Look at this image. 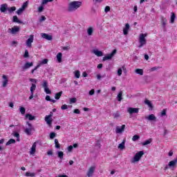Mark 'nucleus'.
Here are the masks:
<instances>
[{
	"instance_id": "nucleus-1",
	"label": "nucleus",
	"mask_w": 177,
	"mask_h": 177,
	"mask_svg": "<svg viewBox=\"0 0 177 177\" xmlns=\"http://www.w3.org/2000/svg\"><path fill=\"white\" fill-rule=\"evenodd\" d=\"M81 6H82V2L81 1H72L68 4V12H75V10H77V9H79V8H81Z\"/></svg>"
},
{
	"instance_id": "nucleus-2",
	"label": "nucleus",
	"mask_w": 177,
	"mask_h": 177,
	"mask_svg": "<svg viewBox=\"0 0 177 177\" xmlns=\"http://www.w3.org/2000/svg\"><path fill=\"white\" fill-rule=\"evenodd\" d=\"M143 154H145V152L143 151L137 152L134 156L133 160H131V162L135 163L138 162V161H140V158H142Z\"/></svg>"
},
{
	"instance_id": "nucleus-3",
	"label": "nucleus",
	"mask_w": 177,
	"mask_h": 177,
	"mask_svg": "<svg viewBox=\"0 0 177 177\" xmlns=\"http://www.w3.org/2000/svg\"><path fill=\"white\" fill-rule=\"evenodd\" d=\"M146 37H147L146 34H143V33H142L140 35V38H139L140 45L138 46V48H142L144 45H146L147 44Z\"/></svg>"
},
{
	"instance_id": "nucleus-4",
	"label": "nucleus",
	"mask_w": 177,
	"mask_h": 177,
	"mask_svg": "<svg viewBox=\"0 0 177 177\" xmlns=\"http://www.w3.org/2000/svg\"><path fill=\"white\" fill-rule=\"evenodd\" d=\"M27 125L28 127L24 129V132L26 133V135H28V136H30V135H32L31 132L35 131V129L32 124L28 122H27Z\"/></svg>"
},
{
	"instance_id": "nucleus-5",
	"label": "nucleus",
	"mask_w": 177,
	"mask_h": 177,
	"mask_svg": "<svg viewBox=\"0 0 177 177\" xmlns=\"http://www.w3.org/2000/svg\"><path fill=\"white\" fill-rule=\"evenodd\" d=\"M117 53V50L115 49L112 51V53L106 55L105 57H103L102 61L106 62V60H111L113 59L114 55Z\"/></svg>"
},
{
	"instance_id": "nucleus-6",
	"label": "nucleus",
	"mask_w": 177,
	"mask_h": 177,
	"mask_svg": "<svg viewBox=\"0 0 177 177\" xmlns=\"http://www.w3.org/2000/svg\"><path fill=\"white\" fill-rule=\"evenodd\" d=\"M34 42V35H30L29 38L26 40V46L28 48H32V43Z\"/></svg>"
},
{
	"instance_id": "nucleus-7",
	"label": "nucleus",
	"mask_w": 177,
	"mask_h": 177,
	"mask_svg": "<svg viewBox=\"0 0 177 177\" xmlns=\"http://www.w3.org/2000/svg\"><path fill=\"white\" fill-rule=\"evenodd\" d=\"M43 88H44V92L47 95H50L52 93V91L49 90V88H48V81L46 80H43V84H42Z\"/></svg>"
},
{
	"instance_id": "nucleus-8",
	"label": "nucleus",
	"mask_w": 177,
	"mask_h": 177,
	"mask_svg": "<svg viewBox=\"0 0 177 177\" xmlns=\"http://www.w3.org/2000/svg\"><path fill=\"white\" fill-rule=\"evenodd\" d=\"M19 31H20V28L19 26H14L12 28H9L8 30V32L15 35V34H17V32H19Z\"/></svg>"
},
{
	"instance_id": "nucleus-9",
	"label": "nucleus",
	"mask_w": 177,
	"mask_h": 177,
	"mask_svg": "<svg viewBox=\"0 0 177 177\" xmlns=\"http://www.w3.org/2000/svg\"><path fill=\"white\" fill-rule=\"evenodd\" d=\"M176 164H177V158L170 161L168 164V167L169 168H170V169H172V171H174V169H175V167H176Z\"/></svg>"
},
{
	"instance_id": "nucleus-10",
	"label": "nucleus",
	"mask_w": 177,
	"mask_h": 177,
	"mask_svg": "<svg viewBox=\"0 0 177 177\" xmlns=\"http://www.w3.org/2000/svg\"><path fill=\"white\" fill-rule=\"evenodd\" d=\"M95 169H96V167L95 166L91 167L87 171V173H86L87 176L88 177L93 176V174H95Z\"/></svg>"
},
{
	"instance_id": "nucleus-11",
	"label": "nucleus",
	"mask_w": 177,
	"mask_h": 177,
	"mask_svg": "<svg viewBox=\"0 0 177 177\" xmlns=\"http://www.w3.org/2000/svg\"><path fill=\"white\" fill-rule=\"evenodd\" d=\"M127 113H129L130 115L138 113H139V109L129 107L127 109Z\"/></svg>"
},
{
	"instance_id": "nucleus-12",
	"label": "nucleus",
	"mask_w": 177,
	"mask_h": 177,
	"mask_svg": "<svg viewBox=\"0 0 177 177\" xmlns=\"http://www.w3.org/2000/svg\"><path fill=\"white\" fill-rule=\"evenodd\" d=\"M37 89V85L35 84H32L30 86V96L29 97V100H31L34 97V91Z\"/></svg>"
},
{
	"instance_id": "nucleus-13",
	"label": "nucleus",
	"mask_w": 177,
	"mask_h": 177,
	"mask_svg": "<svg viewBox=\"0 0 177 177\" xmlns=\"http://www.w3.org/2000/svg\"><path fill=\"white\" fill-rule=\"evenodd\" d=\"M34 66L33 62H26L23 66H22V71H26V70L30 68V67H32Z\"/></svg>"
},
{
	"instance_id": "nucleus-14",
	"label": "nucleus",
	"mask_w": 177,
	"mask_h": 177,
	"mask_svg": "<svg viewBox=\"0 0 177 177\" xmlns=\"http://www.w3.org/2000/svg\"><path fill=\"white\" fill-rule=\"evenodd\" d=\"M41 38H44V39H47V41H52L53 37L52 35H49L47 33H41Z\"/></svg>"
},
{
	"instance_id": "nucleus-15",
	"label": "nucleus",
	"mask_w": 177,
	"mask_h": 177,
	"mask_svg": "<svg viewBox=\"0 0 177 177\" xmlns=\"http://www.w3.org/2000/svg\"><path fill=\"white\" fill-rule=\"evenodd\" d=\"M124 130H125V124H123L121 127L118 126L116 127V129H115V133H122Z\"/></svg>"
},
{
	"instance_id": "nucleus-16",
	"label": "nucleus",
	"mask_w": 177,
	"mask_h": 177,
	"mask_svg": "<svg viewBox=\"0 0 177 177\" xmlns=\"http://www.w3.org/2000/svg\"><path fill=\"white\" fill-rule=\"evenodd\" d=\"M0 11L1 12V13H6L8 12V4H1L0 7Z\"/></svg>"
},
{
	"instance_id": "nucleus-17",
	"label": "nucleus",
	"mask_w": 177,
	"mask_h": 177,
	"mask_svg": "<svg viewBox=\"0 0 177 177\" xmlns=\"http://www.w3.org/2000/svg\"><path fill=\"white\" fill-rule=\"evenodd\" d=\"M36 150H37V142H34L33 145H32V147L30 148V154H31L32 156L33 154H35Z\"/></svg>"
},
{
	"instance_id": "nucleus-18",
	"label": "nucleus",
	"mask_w": 177,
	"mask_h": 177,
	"mask_svg": "<svg viewBox=\"0 0 177 177\" xmlns=\"http://www.w3.org/2000/svg\"><path fill=\"white\" fill-rule=\"evenodd\" d=\"M129 28H131V26H129V24H126L125 27L123 28L124 35H128V32L129 31Z\"/></svg>"
},
{
	"instance_id": "nucleus-19",
	"label": "nucleus",
	"mask_w": 177,
	"mask_h": 177,
	"mask_svg": "<svg viewBox=\"0 0 177 177\" xmlns=\"http://www.w3.org/2000/svg\"><path fill=\"white\" fill-rule=\"evenodd\" d=\"M3 80H4L3 81L2 86L3 88H6V86H8V82H9L8 77L6 75H3Z\"/></svg>"
},
{
	"instance_id": "nucleus-20",
	"label": "nucleus",
	"mask_w": 177,
	"mask_h": 177,
	"mask_svg": "<svg viewBox=\"0 0 177 177\" xmlns=\"http://www.w3.org/2000/svg\"><path fill=\"white\" fill-rule=\"evenodd\" d=\"M146 120H148V121H156L157 120V118L154 114H151L147 117H145Z\"/></svg>"
},
{
	"instance_id": "nucleus-21",
	"label": "nucleus",
	"mask_w": 177,
	"mask_h": 177,
	"mask_svg": "<svg viewBox=\"0 0 177 177\" xmlns=\"http://www.w3.org/2000/svg\"><path fill=\"white\" fill-rule=\"evenodd\" d=\"M44 120H45L46 124H48V126L52 127V122H53L52 118H50V117H48V115H46V116L45 117V119H44Z\"/></svg>"
},
{
	"instance_id": "nucleus-22",
	"label": "nucleus",
	"mask_w": 177,
	"mask_h": 177,
	"mask_svg": "<svg viewBox=\"0 0 177 177\" xmlns=\"http://www.w3.org/2000/svg\"><path fill=\"white\" fill-rule=\"evenodd\" d=\"M93 53H94V55H95V56H97L98 57L103 56V52L99 50H93Z\"/></svg>"
},
{
	"instance_id": "nucleus-23",
	"label": "nucleus",
	"mask_w": 177,
	"mask_h": 177,
	"mask_svg": "<svg viewBox=\"0 0 177 177\" xmlns=\"http://www.w3.org/2000/svg\"><path fill=\"white\" fill-rule=\"evenodd\" d=\"M161 24L163 28L167 27V19H165L164 17H162L161 18Z\"/></svg>"
},
{
	"instance_id": "nucleus-24",
	"label": "nucleus",
	"mask_w": 177,
	"mask_h": 177,
	"mask_svg": "<svg viewBox=\"0 0 177 177\" xmlns=\"http://www.w3.org/2000/svg\"><path fill=\"white\" fill-rule=\"evenodd\" d=\"M171 18H170V23L171 24H174V23H175V19H176V16L175 15L174 12H171Z\"/></svg>"
},
{
	"instance_id": "nucleus-25",
	"label": "nucleus",
	"mask_w": 177,
	"mask_h": 177,
	"mask_svg": "<svg viewBox=\"0 0 177 177\" xmlns=\"http://www.w3.org/2000/svg\"><path fill=\"white\" fill-rule=\"evenodd\" d=\"M12 21L13 23H18L19 24L23 23L21 21L19 20V18L16 15L12 17Z\"/></svg>"
},
{
	"instance_id": "nucleus-26",
	"label": "nucleus",
	"mask_w": 177,
	"mask_h": 177,
	"mask_svg": "<svg viewBox=\"0 0 177 177\" xmlns=\"http://www.w3.org/2000/svg\"><path fill=\"white\" fill-rule=\"evenodd\" d=\"M118 149H120V150H124V149H125V140H123L122 143L119 144Z\"/></svg>"
},
{
	"instance_id": "nucleus-27",
	"label": "nucleus",
	"mask_w": 177,
	"mask_h": 177,
	"mask_svg": "<svg viewBox=\"0 0 177 177\" xmlns=\"http://www.w3.org/2000/svg\"><path fill=\"white\" fill-rule=\"evenodd\" d=\"M151 142H153V139L149 138V139L147 140L146 141H145L144 142H142V146H147V145H150V143H151Z\"/></svg>"
},
{
	"instance_id": "nucleus-28",
	"label": "nucleus",
	"mask_w": 177,
	"mask_h": 177,
	"mask_svg": "<svg viewBox=\"0 0 177 177\" xmlns=\"http://www.w3.org/2000/svg\"><path fill=\"white\" fill-rule=\"evenodd\" d=\"M63 56V54H62V53H59L57 55V60L58 62V63H62V57Z\"/></svg>"
},
{
	"instance_id": "nucleus-29",
	"label": "nucleus",
	"mask_w": 177,
	"mask_h": 177,
	"mask_svg": "<svg viewBox=\"0 0 177 177\" xmlns=\"http://www.w3.org/2000/svg\"><path fill=\"white\" fill-rule=\"evenodd\" d=\"M62 95H63V91H59V93H57L55 95V99H56L57 100H59Z\"/></svg>"
},
{
	"instance_id": "nucleus-30",
	"label": "nucleus",
	"mask_w": 177,
	"mask_h": 177,
	"mask_svg": "<svg viewBox=\"0 0 177 177\" xmlns=\"http://www.w3.org/2000/svg\"><path fill=\"white\" fill-rule=\"evenodd\" d=\"M15 143H16V140L11 138L6 142V146H9V145H13Z\"/></svg>"
},
{
	"instance_id": "nucleus-31",
	"label": "nucleus",
	"mask_w": 177,
	"mask_h": 177,
	"mask_svg": "<svg viewBox=\"0 0 177 177\" xmlns=\"http://www.w3.org/2000/svg\"><path fill=\"white\" fill-rule=\"evenodd\" d=\"M26 118H28V120L30 121H32V120H35V117L32 116V115H31V114H26Z\"/></svg>"
},
{
	"instance_id": "nucleus-32",
	"label": "nucleus",
	"mask_w": 177,
	"mask_h": 177,
	"mask_svg": "<svg viewBox=\"0 0 177 177\" xmlns=\"http://www.w3.org/2000/svg\"><path fill=\"white\" fill-rule=\"evenodd\" d=\"M135 73L136 74H139L140 75H143V69L137 68L136 69Z\"/></svg>"
},
{
	"instance_id": "nucleus-33",
	"label": "nucleus",
	"mask_w": 177,
	"mask_h": 177,
	"mask_svg": "<svg viewBox=\"0 0 177 177\" xmlns=\"http://www.w3.org/2000/svg\"><path fill=\"white\" fill-rule=\"evenodd\" d=\"M48 62H49V60L48 59H44L40 61L39 64H40V66H42L44 64H48Z\"/></svg>"
},
{
	"instance_id": "nucleus-34",
	"label": "nucleus",
	"mask_w": 177,
	"mask_h": 177,
	"mask_svg": "<svg viewBox=\"0 0 177 177\" xmlns=\"http://www.w3.org/2000/svg\"><path fill=\"white\" fill-rule=\"evenodd\" d=\"M118 102H121L122 100V91H120L119 93L118 94Z\"/></svg>"
},
{
	"instance_id": "nucleus-35",
	"label": "nucleus",
	"mask_w": 177,
	"mask_h": 177,
	"mask_svg": "<svg viewBox=\"0 0 177 177\" xmlns=\"http://www.w3.org/2000/svg\"><path fill=\"white\" fill-rule=\"evenodd\" d=\"M57 156H58L59 158H60V160H63V156H64V153H63V151H59L57 152Z\"/></svg>"
},
{
	"instance_id": "nucleus-36",
	"label": "nucleus",
	"mask_w": 177,
	"mask_h": 177,
	"mask_svg": "<svg viewBox=\"0 0 177 177\" xmlns=\"http://www.w3.org/2000/svg\"><path fill=\"white\" fill-rule=\"evenodd\" d=\"M145 104H147V106H148L149 107H150L151 109L153 108V104H151V102H150V100H145Z\"/></svg>"
},
{
	"instance_id": "nucleus-37",
	"label": "nucleus",
	"mask_w": 177,
	"mask_h": 177,
	"mask_svg": "<svg viewBox=\"0 0 177 177\" xmlns=\"http://www.w3.org/2000/svg\"><path fill=\"white\" fill-rule=\"evenodd\" d=\"M12 135L17 138V142H20V134L19 133H13Z\"/></svg>"
},
{
	"instance_id": "nucleus-38",
	"label": "nucleus",
	"mask_w": 177,
	"mask_h": 177,
	"mask_svg": "<svg viewBox=\"0 0 177 177\" xmlns=\"http://www.w3.org/2000/svg\"><path fill=\"white\" fill-rule=\"evenodd\" d=\"M24 57V59H28V57H30V53H28V50H25Z\"/></svg>"
},
{
	"instance_id": "nucleus-39",
	"label": "nucleus",
	"mask_w": 177,
	"mask_h": 177,
	"mask_svg": "<svg viewBox=\"0 0 177 177\" xmlns=\"http://www.w3.org/2000/svg\"><path fill=\"white\" fill-rule=\"evenodd\" d=\"M55 145L56 149H60V144L59 143V140L57 139H55Z\"/></svg>"
},
{
	"instance_id": "nucleus-40",
	"label": "nucleus",
	"mask_w": 177,
	"mask_h": 177,
	"mask_svg": "<svg viewBox=\"0 0 177 177\" xmlns=\"http://www.w3.org/2000/svg\"><path fill=\"white\" fill-rule=\"evenodd\" d=\"M139 139H140V136H139L138 135H135L132 138L133 142H136V140H139Z\"/></svg>"
},
{
	"instance_id": "nucleus-41",
	"label": "nucleus",
	"mask_w": 177,
	"mask_h": 177,
	"mask_svg": "<svg viewBox=\"0 0 177 177\" xmlns=\"http://www.w3.org/2000/svg\"><path fill=\"white\" fill-rule=\"evenodd\" d=\"M74 74H75V78H80V77H81V73L80 71H75Z\"/></svg>"
},
{
	"instance_id": "nucleus-42",
	"label": "nucleus",
	"mask_w": 177,
	"mask_h": 177,
	"mask_svg": "<svg viewBox=\"0 0 177 177\" xmlns=\"http://www.w3.org/2000/svg\"><path fill=\"white\" fill-rule=\"evenodd\" d=\"M87 34H88V35H92V34H93V28H88L87 30Z\"/></svg>"
},
{
	"instance_id": "nucleus-43",
	"label": "nucleus",
	"mask_w": 177,
	"mask_h": 177,
	"mask_svg": "<svg viewBox=\"0 0 177 177\" xmlns=\"http://www.w3.org/2000/svg\"><path fill=\"white\" fill-rule=\"evenodd\" d=\"M19 111H20L21 114H22V115L26 114V108L21 106L19 108Z\"/></svg>"
},
{
	"instance_id": "nucleus-44",
	"label": "nucleus",
	"mask_w": 177,
	"mask_h": 177,
	"mask_svg": "<svg viewBox=\"0 0 177 177\" xmlns=\"http://www.w3.org/2000/svg\"><path fill=\"white\" fill-rule=\"evenodd\" d=\"M9 13H12V12H15V10H16V7L13 6V7H11V8H8V10Z\"/></svg>"
},
{
	"instance_id": "nucleus-45",
	"label": "nucleus",
	"mask_w": 177,
	"mask_h": 177,
	"mask_svg": "<svg viewBox=\"0 0 177 177\" xmlns=\"http://www.w3.org/2000/svg\"><path fill=\"white\" fill-rule=\"evenodd\" d=\"M27 6H28V1L24 2L21 8H22L24 10L26 8H27Z\"/></svg>"
},
{
	"instance_id": "nucleus-46",
	"label": "nucleus",
	"mask_w": 177,
	"mask_h": 177,
	"mask_svg": "<svg viewBox=\"0 0 177 177\" xmlns=\"http://www.w3.org/2000/svg\"><path fill=\"white\" fill-rule=\"evenodd\" d=\"M56 138V133L51 132L50 133V139H55Z\"/></svg>"
},
{
	"instance_id": "nucleus-47",
	"label": "nucleus",
	"mask_w": 177,
	"mask_h": 177,
	"mask_svg": "<svg viewBox=\"0 0 177 177\" xmlns=\"http://www.w3.org/2000/svg\"><path fill=\"white\" fill-rule=\"evenodd\" d=\"M161 66H153L151 68V71H156V70H160Z\"/></svg>"
},
{
	"instance_id": "nucleus-48",
	"label": "nucleus",
	"mask_w": 177,
	"mask_h": 177,
	"mask_svg": "<svg viewBox=\"0 0 177 177\" xmlns=\"http://www.w3.org/2000/svg\"><path fill=\"white\" fill-rule=\"evenodd\" d=\"M23 12H24V10L22 8H21L17 10V15H21Z\"/></svg>"
},
{
	"instance_id": "nucleus-49",
	"label": "nucleus",
	"mask_w": 177,
	"mask_h": 177,
	"mask_svg": "<svg viewBox=\"0 0 177 177\" xmlns=\"http://www.w3.org/2000/svg\"><path fill=\"white\" fill-rule=\"evenodd\" d=\"M167 115V109H163L161 112L160 116L164 117Z\"/></svg>"
},
{
	"instance_id": "nucleus-50",
	"label": "nucleus",
	"mask_w": 177,
	"mask_h": 177,
	"mask_svg": "<svg viewBox=\"0 0 177 177\" xmlns=\"http://www.w3.org/2000/svg\"><path fill=\"white\" fill-rule=\"evenodd\" d=\"M118 75L119 77H121V75H122V69L121 68H119L118 70Z\"/></svg>"
},
{
	"instance_id": "nucleus-51",
	"label": "nucleus",
	"mask_w": 177,
	"mask_h": 177,
	"mask_svg": "<svg viewBox=\"0 0 177 177\" xmlns=\"http://www.w3.org/2000/svg\"><path fill=\"white\" fill-rule=\"evenodd\" d=\"M26 176H35V173L26 172Z\"/></svg>"
},
{
	"instance_id": "nucleus-52",
	"label": "nucleus",
	"mask_w": 177,
	"mask_h": 177,
	"mask_svg": "<svg viewBox=\"0 0 177 177\" xmlns=\"http://www.w3.org/2000/svg\"><path fill=\"white\" fill-rule=\"evenodd\" d=\"M38 12H39V13L44 12V6L41 5L38 8Z\"/></svg>"
},
{
	"instance_id": "nucleus-53",
	"label": "nucleus",
	"mask_w": 177,
	"mask_h": 177,
	"mask_svg": "<svg viewBox=\"0 0 177 177\" xmlns=\"http://www.w3.org/2000/svg\"><path fill=\"white\" fill-rule=\"evenodd\" d=\"M105 13H108V12H110V6H107L104 8Z\"/></svg>"
},
{
	"instance_id": "nucleus-54",
	"label": "nucleus",
	"mask_w": 177,
	"mask_h": 177,
	"mask_svg": "<svg viewBox=\"0 0 177 177\" xmlns=\"http://www.w3.org/2000/svg\"><path fill=\"white\" fill-rule=\"evenodd\" d=\"M71 103H75L77 102V98L75 97H72L70 99Z\"/></svg>"
},
{
	"instance_id": "nucleus-55",
	"label": "nucleus",
	"mask_w": 177,
	"mask_h": 177,
	"mask_svg": "<svg viewBox=\"0 0 177 177\" xmlns=\"http://www.w3.org/2000/svg\"><path fill=\"white\" fill-rule=\"evenodd\" d=\"M73 113H74L75 114H81V111H80V109H75V110L73 111Z\"/></svg>"
},
{
	"instance_id": "nucleus-56",
	"label": "nucleus",
	"mask_w": 177,
	"mask_h": 177,
	"mask_svg": "<svg viewBox=\"0 0 177 177\" xmlns=\"http://www.w3.org/2000/svg\"><path fill=\"white\" fill-rule=\"evenodd\" d=\"M114 118H118L120 117V113H118V112H116L115 113L113 114Z\"/></svg>"
},
{
	"instance_id": "nucleus-57",
	"label": "nucleus",
	"mask_w": 177,
	"mask_h": 177,
	"mask_svg": "<svg viewBox=\"0 0 177 177\" xmlns=\"http://www.w3.org/2000/svg\"><path fill=\"white\" fill-rule=\"evenodd\" d=\"M68 107L67 104H64L61 106V109L62 110H67Z\"/></svg>"
},
{
	"instance_id": "nucleus-58",
	"label": "nucleus",
	"mask_w": 177,
	"mask_h": 177,
	"mask_svg": "<svg viewBox=\"0 0 177 177\" xmlns=\"http://www.w3.org/2000/svg\"><path fill=\"white\" fill-rule=\"evenodd\" d=\"M88 95H90V96H92V95H95V89H91V90L88 92Z\"/></svg>"
},
{
	"instance_id": "nucleus-59",
	"label": "nucleus",
	"mask_w": 177,
	"mask_h": 177,
	"mask_svg": "<svg viewBox=\"0 0 177 177\" xmlns=\"http://www.w3.org/2000/svg\"><path fill=\"white\" fill-rule=\"evenodd\" d=\"M67 150L69 153H71V151H73V145L68 147Z\"/></svg>"
},
{
	"instance_id": "nucleus-60",
	"label": "nucleus",
	"mask_w": 177,
	"mask_h": 177,
	"mask_svg": "<svg viewBox=\"0 0 177 177\" xmlns=\"http://www.w3.org/2000/svg\"><path fill=\"white\" fill-rule=\"evenodd\" d=\"M30 82H34L35 84H37V79H32V78H30L29 79Z\"/></svg>"
},
{
	"instance_id": "nucleus-61",
	"label": "nucleus",
	"mask_w": 177,
	"mask_h": 177,
	"mask_svg": "<svg viewBox=\"0 0 177 177\" xmlns=\"http://www.w3.org/2000/svg\"><path fill=\"white\" fill-rule=\"evenodd\" d=\"M46 20V17L45 16H41L40 18V21H45Z\"/></svg>"
},
{
	"instance_id": "nucleus-62",
	"label": "nucleus",
	"mask_w": 177,
	"mask_h": 177,
	"mask_svg": "<svg viewBox=\"0 0 177 177\" xmlns=\"http://www.w3.org/2000/svg\"><path fill=\"white\" fill-rule=\"evenodd\" d=\"M46 100H47V102H50V100H51L50 96L46 95Z\"/></svg>"
},
{
	"instance_id": "nucleus-63",
	"label": "nucleus",
	"mask_w": 177,
	"mask_h": 177,
	"mask_svg": "<svg viewBox=\"0 0 177 177\" xmlns=\"http://www.w3.org/2000/svg\"><path fill=\"white\" fill-rule=\"evenodd\" d=\"M62 49H63V50H68V49H70V47L64 46V47H62Z\"/></svg>"
},
{
	"instance_id": "nucleus-64",
	"label": "nucleus",
	"mask_w": 177,
	"mask_h": 177,
	"mask_svg": "<svg viewBox=\"0 0 177 177\" xmlns=\"http://www.w3.org/2000/svg\"><path fill=\"white\" fill-rule=\"evenodd\" d=\"M58 177H68V176H67L66 174H59Z\"/></svg>"
}]
</instances>
